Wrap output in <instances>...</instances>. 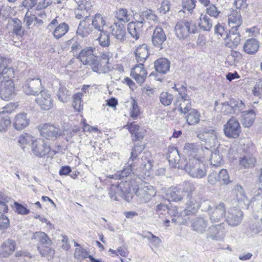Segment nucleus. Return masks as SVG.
I'll return each mask as SVG.
<instances>
[{"mask_svg": "<svg viewBox=\"0 0 262 262\" xmlns=\"http://www.w3.org/2000/svg\"><path fill=\"white\" fill-rule=\"evenodd\" d=\"M201 160L189 159L184 164L183 168L192 177L202 178L206 175L205 165L200 162Z\"/></svg>", "mask_w": 262, "mask_h": 262, "instance_id": "nucleus-1", "label": "nucleus"}, {"mask_svg": "<svg viewBox=\"0 0 262 262\" xmlns=\"http://www.w3.org/2000/svg\"><path fill=\"white\" fill-rule=\"evenodd\" d=\"M184 153L190 157L189 159L201 160L205 157V155L210 152L208 147H205L203 149L202 145L199 143H188L184 146Z\"/></svg>", "mask_w": 262, "mask_h": 262, "instance_id": "nucleus-2", "label": "nucleus"}, {"mask_svg": "<svg viewBox=\"0 0 262 262\" xmlns=\"http://www.w3.org/2000/svg\"><path fill=\"white\" fill-rule=\"evenodd\" d=\"M31 151L33 155L38 158L52 156L55 154V151L51 150L48 142L41 138L36 139L32 142Z\"/></svg>", "mask_w": 262, "mask_h": 262, "instance_id": "nucleus-3", "label": "nucleus"}, {"mask_svg": "<svg viewBox=\"0 0 262 262\" xmlns=\"http://www.w3.org/2000/svg\"><path fill=\"white\" fill-rule=\"evenodd\" d=\"M185 208L181 213L182 215H188L195 213L200 207L202 195L200 194L186 197Z\"/></svg>", "mask_w": 262, "mask_h": 262, "instance_id": "nucleus-4", "label": "nucleus"}, {"mask_svg": "<svg viewBox=\"0 0 262 262\" xmlns=\"http://www.w3.org/2000/svg\"><path fill=\"white\" fill-rule=\"evenodd\" d=\"M57 17L53 19L48 25L47 29L52 32L53 36L58 39L63 36L69 31V26L66 23L58 24Z\"/></svg>", "mask_w": 262, "mask_h": 262, "instance_id": "nucleus-5", "label": "nucleus"}, {"mask_svg": "<svg viewBox=\"0 0 262 262\" xmlns=\"http://www.w3.org/2000/svg\"><path fill=\"white\" fill-rule=\"evenodd\" d=\"M225 225L221 223L209 227L206 233V238L216 241L224 240L226 235Z\"/></svg>", "mask_w": 262, "mask_h": 262, "instance_id": "nucleus-6", "label": "nucleus"}, {"mask_svg": "<svg viewBox=\"0 0 262 262\" xmlns=\"http://www.w3.org/2000/svg\"><path fill=\"white\" fill-rule=\"evenodd\" d=\"M222 111L226 114H237L242 113L245 108V103L241 100L234 99H230L228 102L223 103Z\"/></svg>", "mask_w": 262, "mask_h": 262, "instance_id": "nucleus-7", "label": "nucleus"}, {"mask_svg": "<svg viewBox=\"0 0 262 262\" xmlns=\"http://www.w3.org/2000/svg\"><path fill=\"white\" fill-rule=\"evenodd\" d=\"M175 32L179 39H185L189 36L190 33H194V27L186 20L179 21L175 26Z\"/></svg>", "mask_w": 262, "mask_h": 262, "instance_id": "nucleus-8", "label": "nucleus"}, {"mask_svg": "<svg viewBox=\"0 0 262 262\" xmlns=\"http://www.w3.org/2000/svg\"><path fill=\"white\" fill-rule=\"evenodd\" d=\"M224 132L229 138H237L241 133L239 123L235 118H231L224 125Z\"/></svg>", "mask_w": 262, "mask_h": 262, "instance_id": "nucleus-9", "label": "nucleus"}, {"mask_svg": "<svg viewBox=\"0 0 262 262\" xmlns=\"http://www.w3.org/2000/svg\"><path fill=\"white\" fill-rule=\"evenodd\" d=\"M198 137L204 141L208 148H212L218 145L216 132L212 129L205 128L198 135Z\"/></svg>", "mask_w": 262, "mask_h": 262, "instance_id": "nucleus-10", "label": "nucleus"}, {"mask_svg": "<svg viewBox=\"0 0 262 262\" xmlns=\"http://www.w3.org/2000/svg\"><path fill=\"white\" fill-rule=\"evenodd\" d=\"M53 89L59 101L62 103H67L70 99L72 93L67 88L62 85L58 80H55L52 83Z\"/></svg>", "mask_w": 262, "mask_h": 262, "instance_id": "nucleus-11", "label": "nucleus"}, {"mask_svg": "<svg viewBox=\"0 0 262 262\" xmlns=\"http://www.w3.org/2000/svg\"><path fill=\"white\" fill-rule=\"evenodd\" d=\"M152 159L151 153L145 151L143 154L140 161L139 171L142 176L149 177L152 167Z\"/></svg>", "mask_w": 262, "mask_h": 262, "instance_id": "nucleus-12", "label": "nucleus"}, {"mask_svg": "<svg viewBox=\"0 0 262 262\" xmlns=\"http://www.w3.org/2000/svg\"><path fill=\"white\" fill-rule=\"evenodd\" d=\"M35 101L42 110L48 111L53 106V100L47 91H40Z\"/></svg>", "mask_w": 262, "mask_h": 262, "instance_id": "nucleus-13", "label": "nucleus"}, {"mask_svg": "<svg viewBox=\"0 0 262 262\" xmlns=\"http://www.w3.org/2000/svg\"><path fill=\"white\" fill-rule=\"evenodd\" d=\"M41 82L39 78L28 79L23 87V92L28 95L35 96L40 92Z\"/></svg>", "mask_w": 262, "mask_h": 262, "instance_id": "nucleus-14", "label": "nucleus"}, {"mask_svg": "<svg viewBox=\"0 0 262 262\" xmlns=\"http://www.w3.org/2000/svg\"><path fill=\"white\" fill-rule=\"evenodd\" d=\"M167 158L169 162L174 167L183 169L185 159H181L178 149L174 146H169L168 148Z\"/></svg>", "mask_w": 262, "mask_h": 262, "instance_id": "nucleus-15", "label": "nucleus"}, {"mask_svg": "<svg viewBox=\"0 0 262 262\" xmlns=\"http://www.w3.org/2000/svg\"><path fill=\"white\" fill-rule=\"evenodd\" d=\"M233 193L235 200L242 208H248L249 200L243 187L238 184L234 186L233 189Z\"/></svg>", "mask_w": 262, "mask_h": 262, "instance_id": "nucleus-16", "label": "nucleus"}, {"mask_svg": "<svg viewBox=\"0 0 262 262\" xmlns=\"http://www.w3.org/2000/svg\"><path fill=\"white\" fill-rule=\"evenodd\" d=\"M226 208L225 204L220 203L215 206L208 213L209 219L212 223H216L221 221L225 217Z\"/></svg>", "mask_w": 262, "mask_h": 262, "instance_id": "nucleus-17", "label": "nucleus"}, {"mask_svg": "<svg viewBox=\"0 0 262 262\" xmlns=\"http://www.w3.org/2000/svg\"><path fill=\"white\" fill-rule=\"evenodd\" d=\"M243 217V213L240 209L233 208L228 210L226 220L229 225L234 227L241 223Z\"/></svg>", "mask_w": 262, "mask_h": 262, "instance_id": "nucleus-18", "label": "nucleus"}, {"mask_svg": "<svg viewBox=\"0 0 262 262\" xmlns=\"http://www.w3.org/2000/svg\"><path fill=\"white\" fill-rule=\"evenodd\" d=\"M156 193L153 186L150 185L144 186L138 188L136 191V195L141 202L146 203L148 202Z\"/></svg>", "mask_w": 262, "mask_h": 262, "instance_id": "nucleus-19", "label": "nucleus"}, {"mask_svg": "<svg viewBox=\"0 0 262 262\" xmlns=\"http://www.w3.org/2000/svg\"><path fill=\"white\" fill-rule=\"evenodd\" d=\"M40 135L47 139H56L61 135L60 129L52 124H45L40 128Z\"/></svg>", "mask_w": 262, "mask_h": 262, "instance_id": "nucleus-20", "label": "nucleus"}, {"mask_svg": "<svg viewBox=\"0 0 262 262\" xmlns=\"http://www.w3.org/2000/svg\"><path fill=\"white\" fill-rule=\"evenodd\" d=\"M95 48L89 47L84 48L80 51L77 58L85 65H90L97 57L94 55Z\"/></svg>", "mask_w": 262, "mask_h": 262, "instance_id": "nucleus-21", "label": "nucleus"}, {"mask_svg": "<svg viewBox=\"0 0 262 262\" xmlns=\"http://www.w3.org/2000/svg\"><path fill=\"white\" fill-rule=\"evenodd\" d=\"M14 92V84L13 80L6 82H0V96L4 100H9Z\"/></svg>", "mask_w": 262, "mask_h": 262, "instance_id": "nucleus-22", "label": "nucleus"}, {"mask_svg": "<svg viewBox=\"0 0 262 262\" xmlns=\"http://www.w3.org/2000/svg\"><path fill=\"white\" fill-rule=\"evenodd\" d=\"M94 31L91 24L90 17L86 16L82 20L80 21L77 29V35L81 37H88Z\"/></svg>", "mask_w": 262, "mask_h": 262, "instance_id": "nucleus-23", "label": "nucleus"}, {"mask_svg": "<svg viewBox=\"0 0 262 262\" xmlns=\"http://www.w3.org/2000/svg\"><path fill=\"white\" fill-rule=\"evenodd\" d=\"M139 63L132 69L130 75L138 83L142 84L145 81L147 73L144 68L143 63Z\"/></svg>", "mask_w": 262, "mask_h": 262, "instance_id": "nucleus-24", "label": "nucleus"}, {"mask_svg": "<svg viewBox=\"0 0 262 262\" xmlns=\"http://www.w3.org/2000/svg\"><path fill=\"white\" fill-rule=\"evenodd\" d=\"M166 39V36L162 28L159 27H156L154 30L151 38L153 45L161 49Z\"/></svg>", "mask_w": 262, "mask_h": 262, "instance_id": "nucleus-25", "label": "nucleus"}, {"mask_svg": "<svg viewBox=\"0 0 262 262\" xmlns=\"http://www.w3.org/2000/svg\"><path fill=\"white\" fill-rule=\"evenodd\" d=\"M16 242L11 239L5 241L0 246V255L4 257L11 255L15 250Z\"/></svg>", "mask_w": 262, "mask_h": 262, "instance_id": "nucleus-26", "label": "nucleus"}, {"mask_svg": "<svg viewBox=\"0 0 262 262\" xmlns=\"http://www.w3.org/2000/svg\"><path fill=\"white\" fill-rule=\"evenodd\" d=\"M182 193L180 187L172 186L167 189L165 196L169 202H179L182 201L184 198V195Z\"/></svg>", "mask_w": 262, "mask_h": 262, "instance_id": "nucleus-27", "label": "nucleus"}, {"mask_svg": "<svg viewBox=\"0 0 262 262\" xmlns=\"http://www.w3.org/2000/svg\"><path fill=\"white\" fill-rule=\"evenodd\" d=\"M124 184L120 183L118 185H111L109 190V195L112 200L117 201V197L122 196L128 191V187L123 188Z\"/></svg>", "mask_w": 262, "mask_h": 262, "instance_id": "nucleus-28", "label": "nucleus"}, {"mask_svg": "<svg viewBox=\"0 0 262 262\" xmlns=\"http://www.w3.org/2000/svg\"><path fill=\"white\" fill-rule=\"evenodd\" d=\"M208 226V220L202 217H196L191 221L193 230L200 234L204 233Z\"/></svg>", "mask_w": 262, "mask_h": 262, "instance_id": "nucleus-29", "label": "nucleus"}, {"mask_svg": "<svg viewBox=\"0 0 262 262\" xmlns=\"http://www.w3.org/2000/svg\"><path fill=\"white\" fill-rule=\"evenodd\" d=\"M91 24L94 30L102 32L106 25V21L102 14L96 13L90 17Z\"/></svg>", "mask_w": 262, "mask_h": 262, "instance_id": "nucleus-30", "label": "nucleus"}, {"mask_svg": "<svg viewBox=\"0 0 262 262\" xmlns=\"http://www.w3.org/2000/svg\"><path fill=\"white\" fill-rule=\"evenodd\" d=\"M134 54L138 62L143 63L149 55L148 47L146 44L139 46L135 50Z\"/></svg>", "mask_w": 262, "mask_h": 262, "instance_id": "nucleus-31", "label": "nucleus"}, {"mask_svg": "<svg viewBox=\"0 0 262 262\" xmlns=\"http://www.w3.org/2000/svg\"><path fill=\"white\" fill-rule=\"evenodd\" d=\"M237 31V28L232 27L229 33H228L227 38L225 39L229 47H236L240 42L239 34Z\"/></svg>", "mask_w": 262, "mask_h": 262, "instance_id": "nucleus-32", "label": "nucleus"}, {"mask_svg": "<svg viewBox=\"0 0 262 262\" xmlns=\"http://www.w3.org/2000/svg\"><path fill=\"white\" fill-rule=\"evenodd\" d=\"M27 115L26 113H21L15 116L13 125L16 129L21 130L28 125L29 119L27 118Z\"/></svg>", "mask_w": 262, "mask_h": 262, "instance_id": "nucleus-33", "label": "nucleus"}, {"mask_svg": "<svg viewBox=\"0 0 262 262\" xmlns=\"http://www.w3.org/2000/svg\"><path fill=\"white\" fill-rule=\"evenodd\" d=\"M241 117V122L243 126L249 127L253 124L256 117V113L253 110L243 111Z\"/></svg>", "mask_w": 262, "mask_h": 262, "instance_id": "nucleus-34", "label": "nucleus"}, {"mask_svg": "<svg viewBox=\"0 0 262 262\" xmlns=\"http://www.w3.org/2000/svg\"><path fill=\"white\" fill-rule=\"evenodd\" d=\"M124 127H126L128 129L132 135L133 141H140L144 136V133L139 130V126L135 124L134 122L128 123L126 125L124 126Z\"/></svg>", "mask_w": 262, "mask_h": 262, "instance_id": "nucleus-35", "label": "nucleus"}, {"mask_svg": "<svg viewBox=\"0 0 262 262\" xmlns=\"http://www.w3.org/2000/svg\"><path fill=\"white\" fill-rule=\"evenodd\" d=\"M256 162L255 158L252 155L248 153H244L239 158V165L244 168L252 167Z\"/></svg>", "mask_w": 262, "mask_h": 262, "instance_id": "nucleus-36", "label": "nucleus"}, {"mask_svg": "<svg viewBox=\"0 0 262 262\" xmlns=\"http://www.w3.org/2000/svg\"><path fill=\"white\" fill-rule=\"evenodd\" d=\"M112 34L115 37L120 40L122 41L124 39L125 30L124 26L123 23H115L112 26Z\"/></svg>", "mask_w": 262, "mask_h": 262, "instance_id": "nucleus-37", "label": "nucleus"}, {"mask_svg": "<svg viewBox=\"0 0 262 262\" xmlns=\"http://www.w3.org/2000/svg\"><path fill=\"white\" fill-rule=\"evenodd\" d=\"M94 72L99 74H104L111 71L110 66L104 64V62L98 60V57L89 65Z\"/></svg>", "mask_w": 262, "mask_h": 262, "instance_id": "nucleus-38", "label": "nucleus"}, {"mask_svg": "<svg viewBox=\"0 0 262 262\" xmlns=\"http://www.w3.org/2000/svg\"><path fill=\"white\" fill-rule=\"evenodd\" d=\"M242 24L241 13L237 10H233L228 15V24L232 28H238Z\"/></svg>", "mask_w": 262, "mask_h": 262, "instance_id": "nucleus-39", "label": "nucleus"}, {"mask_svg": "<svg viewBox=\"0 0 262 262\" xmlns=\"http://www.w3.org/2000/svg\"><path fill=\"white\" fill-rule=\"evenodd\" d=\"M134 163L129 161L127 162V165L121 171H118L115 174L110 176L109 178L115 179H122L129 176L134 170L135 167Z\"/></svg>", "mask_w": 262, "mask_h": 262, "instance_id": "nucleus-40", "label": "nucleus"}, {"mask_svg": "<svg viewBox=\"0 0 262 262\" xmlns=\"http://www.w3.org/2000/svg\"><path fill=\"white\" fill-rule=\"evenodd\" d=\"M176 105L179 106V111L183 114H186L191 108V100L189 98H178Z\"/></svg>", "mask_w": 262, "mask_h": 262, "instance_id": "nucleus-41", "label": "nucleus"}, {"mask_svg": "<svg viewBox=\"0 0 262 262\" xmlns=\"http://www.w3.org/2000/svg\"><path fill=\"white\" fill-rule=\"evenodd\" d=\"M259 47L258 41L254 38H251L246 40L243 48L246 53L249 54H252L258 51Z\"/></svg>", "mask_w": 262, "mask_h": 262, "instance_id": "nucleus-42", "label": "nucleus"}, {"mask_svg": "<svg viewBox=\"0 0 262 262\" xmlns=\"http://www.w3.org/2000/svg\"><path fill=\"white\" fill-rule=\"evenodd\" d=\"M187 113L185 119L189 125H195L199 123L200 120V113L196 109L192 108Z\"/></svg>", "mask_w": 262, "mask_h": 262, "instance_id": "nucleus-43", "label": "nucleus"}, {"mask_svg": "<svg viewBox=\"0 0 262 262\" xmlns=\"http://www.w3.org/2000/svg\"><path fill=\"white\" fill-rule=\"evenodd\" d=\"M154 66L157 72L165 74L169 70L170 62L166 58H160L155 62Z\"/></svg>", "mask_w": 262, "mask_h": 262, "instance_id": "nucleus-44", "label": "nucleus"}, {"mask_svg": "<svg viewBox=\"0 0 262 262\" xmlns=\"http://www.w3.org/2000/svg\"><path fill=\"white\" fill-rule=\"evenodd\" d=\"M182 193H185L186 197L195 195L194 191L196 189L195 184L189 181H184L180 186Z\"/></svg>", "mask_w": 262, "mask_h": 262, "instance_id": "nucleus-45", "label": "nucleus"}, {"mask_svg": "<svg viewBox=\"0 0 262 262\" xmlns=\"http://www.w3.org/2000/svg\"><path fill=\"white\" fill-rule=\"evenodd\" d=\"M142 27L140 24L137 25L134 21L130 22L127 25V30L130 35L136 40L139 38L142 32Z\"/></svg>", "mask_w": 262, "mask_h": 262, "instance_id": "nucleus-46", "label": "nucleus"}, {"mask_svg": "<svg viewBox=\"0 0 262 262\" xmlns=\"http://www.w3.org/2000/svg\"><path fill=\"white\" fill-rule=\"evenodd\" d=\"M200 27L204 31H210L212 27L210 18L206 14H201L199 24Z\"/></svg>", "mask_w": 262, "mask_h": 262, "instance_id": "nucleus-47", "label": "nucleus"}, {"mask_svg": "<svg viewBox=\"0 0 262 262\" xmlns=\"http://www.w3.org/2000/svg\"><path fill=\"white\" fill-rule=\"evenodd\" d=\"M210 160L211 164L215 167L220 166L224 163L222 156L220 155L217 148H214L213 151H211Z\"/></svg>", "mask_w": 262, "mask_h": 262, "instance_id": "nucleus-48", "label": "nucleus"}, {"mask_svg": "<svg viewBox=\"0 0 262 262\" xmlns=\"http://www.w3.org/2000/svg\"><path fill=\"white\" fill-rule=\"evenodd\" d=\"M14 76V71L11 68H5L0 72V82H6L8 80H12Z\"/></svg>", "mask_w": 262, "mask_h": 262, "instance_id": "nucleus-49", "label": "nucleus"}, {"mask_svg": "<svg viewBox=\"0 0 262 262\" xmlns=\"http://www.w3.org/2000/svg\"><path fill=\"white\" fill-rule=\"evenodd\" d=\"M34 138L31 135L25 133L19 136L18 143L20 144L23 149H24L27 145H32V142L35 141Z\"/></svg>", "mask_w": 262, "mask_h": 262, "instance_id": "nucleus-50", "label": "nucleus"}, {"mask_svg": "<svg viewBox=\"0 0 262 262\" xmlns=\"http://www.w3.org/2000/svg\"><path fill=\"white\" fill-rule=\"evenodd\" d=\"M33 238L38 241L42 244L50 245L52 243L48 235L43 232H35L33 235Z\"/></svg>", "mask_w": 262, "mask_h": 262, "instance_id": "nucleus-51", "label": "nucleus"}, {"mask_svg": "<svg viewBox=\"0 0 262 262\" xmlns=\"http://www.w3.org/2000/svg\"><path fill=\"white\" fill-rule=\"evenodd\" d=\"M242 59L241 54L236 51H231L230 55L227 58V61L230 66L235 65Z\"/></svg>", "mask_w": 262, "mask_h": 262, "instance_id": "nucleus-52", "label": "nucleus"}, {"mask_svg": "<svg viewBox=\"0 0 262 262\" xmlns=\"http://www.w3.org/2000/svg\"><path fill=\"white\" fill-rule=\"evenodd\" d=\"M116 17L119 20L118 23H126L130 19L129 15L127 14V10L122 8L116 11Z\"/></svg>", "mask_w": 262, "mask_h": 262, "instance_id": "nucleus-53", "label": "nucleus"}, {"mask_svg": "<svg viewBox=\"0 0 262 262\" xmlns=\"http://www.w3.org/2000/svg\"><path fill=\"white\" fill-rule=\"evenodd\" d=\"M66 44L67 47L69 48H70V52L73 53V54H76V55H78L77 52L81 49V46L75 39L72 38L71 39L67 41Z\"/></svg>", "mask_w": 262, "mask_h": 262, "instance_id": "nucleus-54", "label": "nucleus"}, {"mask_svg": "<svg viewBox=\"0 0 262 262\" xmlns=\"http://www.w3.org/2000/svg\"><path fill=\"white\" fill-rule=\"evenodd\" d=\"M173 99V96L167 92H162L160 96V101L165 106L171 104Z\"/></svg>", "mask_w": 262, "mask_h": 262, "instance_id": "nucleus-55", "label": "nucleus"}, {"mask_svg": "<svg viewBox=\"0 0 262 262\" xmlns=\"http://www.w3.org/2000/svg\"><path fill=\"white\" fill-rule=\"evenodd\" d=\"M11 124V120L8 115H0V132H5Z\"/></svg>", "mask_w": 262, "mask_h": 262, "instance_id": "nucleus-56", "label": "nucleus"}, {"mask_svg": "<svg viewBox=\"0 0 262 262\" xmlns=\"http://www.w3.org/2000/svg\"><path fill=\"white\" fill-rule=\"evenodd\" d=\"M143 149L144 147L142 145H135L132 149L130 157L128 159L129 162H132L133 163V162L137 159L138 155L140 154Z\"/></svg>", "mask_w": 262, "mask_h": 262, "instance_id": "nucleus-57", "label": "nucleus"}, {"mask_svg": "<svg viewBox=\"0 0 262 262\" xmlns=\"http://www.w3.org/2000/svg\"><path fill=\"white\" fill-rule=\"evenodd\" d=\"M214 33L217 35L219 38L221 37L224 40L228 36V32L225 30L224 27L219 24L215 26Z\"/></svg>", "mask_w": 262, "mask_h": 262, "instance_id": "nucleus-58", "label": "nucleus"}, {"mask_svg": "<svg viewBox=\"0 0 262 262\" xmlns=\"http://www.w3.org/2000/svg\"><path fill=\"white\" fill-rule=\"evenodd\" d=\"M89 256L88 253L84 249L78 248L75 249L74 257L77 259L81 261L84 258L88 257Z\"/></svg>", "mask_w": 262, "mask_h": 262, "instance_id": "nucleus-59", "label": "nucleus"}, {"mask_svg": "<svg viewBox=\"0 0 262 262\" xmlns=\"http://www.w3.org/2000/svg\"><path fill=\"white\" fill-rule=\"evenodd\" d=\"M13 26V33L16 35H21L22 34V23L21 21L17 18L12 19Z\"/></svg>", "mask_w": 262, "mask_h": 262, "instance_id": "nucleus-60", "label": "nucleus"}, {"mask_svg": "<svg viewBox=\"0 0 262 262\" xmlns=\"http://www.w3.org/2000/svg\"><path fill=\"white\" fill-rule=\"evenodd\" d=\"M100 45L102 47H108L110 45V37L108 34L103 31L100 32V36L98 38Z\"/></svg>", "mask_w": 262, "mask_h": 262, "instance_id": "nucleus-61", "label": "nucleus"}, {"mask_svg": "<svg viewBox=\"0 0 262 262\" xmlns=\"http://www.w3.org/2000/svg\"><path fill=\"white\" fill-rule=\"evenodd\" d=\"M196 2L195 0H183L182 6L184 9L191 12L195 7Z\"/></svg>", "mask_w": 262, "mask_h": 262, "instance_id": "nucleus-62", "label": "nucleus"}, {"mask_svg": "<svg viewBox=\"0 0 262 262\" xmlns=\"http://www.w3.org/2000/svg\"><path fill=\"white\" fill-rule=\"evenodd\" d=\"M217 174L219 181L222 182L224 184H228L230 182L229 176L226 169H222Z\"/></svg>", "mask_w": 262, "mask_h": 262, "instance_id": "nucleus-63", "label": "nucleus"}, {"mask_svg": "<svg viewBox=\"0 0 262 262\" xmlns=\"http://www.w3.org/2000/svg\"><path fill=\"white\" fill-rule=\"evenodd\" d=\"M144 237L148 239L150 243L155 246H159L161 243V241L160 238L154 235L150 232H148L147 235L144 236Z\"/></svg>", "mask_w": 262, "mask_h": 262, "instance_id": "nucleus-64", "label": "nucleus"}]
</instances>
